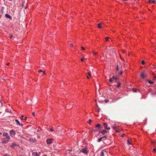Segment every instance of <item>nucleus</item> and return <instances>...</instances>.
<instances>
[{
  "instance_id": "obj_1",
  "label": "nucleus",
  "mask_w": 156,
  "mask_h": 156,
  "mask_svg": "<svg viewBox=\"0 0 156 156\" xmlns=\"http://www.w3.org/2000/svg\"><path fill=\"white\" fill-rule=\"evenodd\" d=\"M140 76L142 78L144 79L147 76V73L144 72H142L140 75Z\"/></svg>"
},
{
  "instance_id": "obj_2",
  "label": "nucleus",
  "mask_w": 156,
  "mask_h": 156,
  "mask_svg": "<svg viewBox=\"0 0 156 156\" xmlns=\"http://www.w3.org/2000/svg\"><path fill=\"white\" fill-rule=\"evenodd\" d=\"M82 152L85 154H87L88 153V151L85 148H82L80 151V153Z\"/></svg>"
},
{
  "instance_id": "obj_3",
  "label": "nucleus",
  "mask_w": 156,
  "mask_h": 156,
  "mask_svg": "<svg viewBox=\"0 0 156 156\" xmlns=\"http://www.w3.org/2000/svg\"><path fill=\"white\" fill-rule=\"evenodd\" d=\"M3 136L6 137L7 139L10 140V138L8 134L7 133H4L3 134Z\"/></svg>"
},
{
  "instance_id": "obj_4",
  "label": "nucleus",
  "mask_w": 156,
  "mask_h": 156,
  "mask_svg": "<svg viewBox=\"0 0 156 156\" xmlns=\"http://www.w3.org/2000/svg\"><path fill=\"white\" fill-rule=\"evenodd\" d=\"M9 133L11 136H14L16 135L15 132L13 130H11L9 131Z\"/></svg>"
},
{
  "instance_id": "obj_5",
  "label": "nucleus",
  "mask_w": 156,
  "mask_h": 156,
  "mask_svg": "<svg viewBox=\"0 0 156 156\" xmlns=\"http://www.w3.org/2000/svg\"><path fill=\"white\" fill-rule=\"evenodd\" d=\"M53 140V139H52L49 138V139H47L46 140V142H47V144H51Z\"/></svg>"
},
{
  "instance_id": "obj_6",
  "label": "nucleus",
  "mask_w": 156,
  "mask_h": 156,
  "mask_svg": "<svg viewBox=\"0 0 156 156\" xmlns=\"http://www.w3.org/2000/svg\"><path fill=\"white\" fill-rule=\"evenodd\" d=\"M9 140L7 139L6 138H3L2 139V143L3 144H5L7 143L9 141Z\"/></svg>"
},
{
  "instance_id": "obj_7",
  "label": "nucleus",
  "mask_w": 156,
  "mask_h": 156,
  "mask_svg": "<svg viewBox=\"0 0 156 156\" xmlns=\"http://www.w3.org/2000/svg\"><path fill=\"white\" fill-rule=\"evenodd\" d=\"M15 121L16 122V123L17 126H23V124H20V122L17 119H16L15 120Z\"/></svg>"
},
{
  "instance_id": "obj_8",
  "label": "nucleus",
  "mask_w": 156,
  "mask_h": 156,
  "mask_svg": "<svg viewBox=\"0 0 156 156\" xmlns=\"http://www.w3.org/2000/svg\"><path fill=\"white\" fill-rule=\"evenodd\" d=\"M28 140L31 143H34L36 141L35 139L32 138H29Z\"/></svg>"
},
{
  "instance_id": "obj_9",
  "label": "nucleus",
  "mask_w": 156,
  "mask_h": 156,
  "mask_svg": "<svg viewBox=\"0 0 156 156\" xmlns=\"http://www.w3.org/2000/svg\"><path fill=\"white\" fill-rule=\"evenodd\" d=\"M104 126L106 129L110 130V128L109 127H108L106 123H104L103 124Z\"/></svg>"
},
{
  "instance_id": "obj_10",
  "label": "nucleus",
  "mask_w": 156,
  "mask_h": 156,
  "mask_svg": "<svg viewBox=\"0 0 156 156\" xmlns=\"http://www.w3.org/2000/svg\"><path fill=\"white\" fill-rule=\"evenodd\" d=\"M101 133H102L104 135L105 133H107V131L105 130H102L101 131V132L99 131L98 133V134H100Z\"/></svg>"
},
{
  "instance_id": "obj_11",
  "label": "nucleus",
  "mask_w": 156,
  "mask_h": 156,
  "mask_svg": "<svg viewBox=\"0 0 156 156\" xmlns=\"http://www.w3.org/2000/svg\"><path fill=\"white\" fill-rule=\"evenodd\" d=\"M105 153H106L105 151L104 150H103L101 152V156H104Z\"/></svg>"
},
{
  "instance_id": "obj_12",
  "label": "nucleus",
  "mask_w": 156,
  "mask_h": 156,
  "mask_svg": "<svg viewBox=\"0 0 156 156\" xmlns=\"http://www.w3.org/2000/svg\"><path fill=\"white\" fill-rule=\"evenodd\" d=\"M4 12V8L3 7H0V13L3 14Z\"/></svg>"
},
{
  "instance_id": "obj_13",
  "label": "nucleus",
  "mask_w": 156,
  "mask_h": 156,
  "mask_svg": "<svg viewBox=\"0 0 156 156\" xmlns=\"http://www.w3.org/2000/svg\"><path fill=\"white\" fill-rule=\"evenodd\" d=\"M5 16L6 18H8L11 20L12 19V17L10 15H9L8 14H5Z\"/></svg>"
},
{
  "instance_id": "obj_14",
  "label": "nucleus",
  "mask_w": 156,
  "mask_h": 156,
  "mask_svg": "<svg viewBox=\"0 0 156 156\" xmlns=\"http://www.w3.org/2000/svg\"><path fill=\"white\" fill-rule=\"evenodd\" d=\"M155 2V1L154 0H148V3H154Z\"/></svg>"
},
{
  "instance_id": "obj_15",
  "label": "nucleus",
  "mask_w": 156,
  "mask_h": 156,
  "mask_svg": "<svg viewBox=\"0 0 156 156\" xmlns=\"http://www.w3.org/2000/svg\"><path fill=\"white\" fill-rule=\"evenodd\" d=\"M32 155L34 156H39V154L37 152H34L32 153Z\"/></svg>"
},
{
  "instance_id": "obj_16",
  "label": "nucleus",
  "mask_w": 156,
  "mask_h": 156,
  "mask_svg": "<svg viewBox=\"0 0 156 156\" xmlns=\"http://www.w3.org/2000/svg\"><path fill=\"white\" fill-rule=\"evenodd\" d=\"M132 91H133V92H136L137 91H139V90H137V89L136 88H133L132 89Z\"/></svg>"
},
{
  "instance_id": "obj_17",
  "label": "nucleus",
  "mask_w": 156,
  "mask_h": 156,
  "mask_svg": "<svg viewBox=\"0 0 156 156\" xmlns=\"http://www.w3.org/2000/svg\"><path fill=\"white\" fill-rule=\"evenodd\" d=\"M17 145L15 143H13L11 145H10V147L13 148L14 146H17Z\"/></svg>"
},
{
  "instance_id": "obj_18",
  "label": "nucleus",
  "mask_w": 156,
  "mask_h": 156,
  "mask_svg": "<svg viewBox=\"0 0 156 156\" xmlns=\"http://www.w3.org/2000/svg\"><path fill=\"white\" fill-rule=\"evenodd\" d=\"M103 138H104V137H100V138L98 139L97 140L98 142H101L102 140V139Z\"/></svg>"
},
{
  "instance_id": "obj_19",
  "label": "nucleus",
  "mask_w": 156,
  "mask_h": 156,
  "mask_svg": "<svg viewBox=\"0 0 156 156\" xmlns=\"http://www.w3.org/2000/svg\"><path fill=\"white\" fill-rule=\"evenodd\" d=\"M96 127L98 128V129H100L101 128V127L100 124H98L96 125Z\"/></svg>"
},
{
  "instance_id": "obj_20",
  "label": "nucleus",
  "mask_w": 156,
  "mask_h": 156,
  "mask_svg": "<svg viewBox=\"0 0 156 156\" xmlns=\"http://www.w3.org/2000/svg\"><path fill=\"white\" fill-rule=\"evenodd\" d=\"M87 74L88 75V76H87V79H89V76H91V75L90 73V72H88V73H87Z\"/></svg>"
},
{
  "instance_id": "obj_21",
  "label": "nucleus",
  "mask_w": 156,
  "mask_h": 156,
  "mask_svg": "<svg viewBox=\"0 0 156 156\" xmlns=\"http://www.w3.org/2000/svg\"><path fill=\"white\" fill-rule=\"evenodd\" d=\"M102 24L101 23H100L99 24H98V27L99 28H101V25Z\"/></svg>"
},
{
  "instance_id": "obj_22",
  "label": "nucleus",
  "mask_w": 156,
  "mask_h": 156,
  "mask_svg": "<svg viewBox=\"0 0 156 156\" xmlns=\"http://www.w3.org/2000/svg\"><path fill=\"white\" fill-rule=\"evenodd\" d=\"M115 82L116 81V80H117V78L115 77L114 76H113L112 78Z\"/></svg>"
},
{
  "instance_id": "obj_23",
  "label": "nucleus",
  "mask_w": 156,
  "mask_h": 156,
  "mask_svg": "<svg viewBox=\"0 0 156 156\" xmlns=\"http://www.w3.org/2000/svg\"><path fill=\"white\" fill-rule=\"evenodd\" d=\"M114 81L112 78H110L109 79V81L110 82H112Z\"/></svg>"
},
{
  "instance_id": "obj_24",
  "label": "nucleus",
  "mask_w": 156,
  "mask_h": 156,
  "mask_svg": "<svg viewBox=\"0 0 156 156\" xmlns=\"http://www.w3.org/2000/svg\"><path fill=\"white\" fill-rule=\"evenodd\" d=\"M127 144L129 145L131 144V143L130 142L129 140H128L127 141Z\"/></svg>"
},
{
  "instance_id": "obj_25",
  "label": "nucleus",
  "mask_w": 156,
  "mask_h": 156,
  "mask_svg": "<svg viewBox=\"0 0 156 156\" xmlns=\"http://www.w3.org/2000/svg\"><path fill=\"white\" fill-rule=\"evenodd\" d=\"M105 41H108V40L109 39V37H106L105 38Z\"/></svg>"
},
{
  "instance_id": "obj_26",
  "label": "nucleus",
  "mask_w": 156,
  "mask_h": 156,
  "mask_svg": "<svg viewBox=\"0 0 156 156\" xmlns=\"http://www.w3.org/2000/svg\"><path fill=\"white\" fill-rule=\"evenodd\" d=\"M93 54L94 55H97L98 54V52L94 51L93 52Z\"/></svg>"
},
{
  "instance_id": "obj_27",
  "label": "nucleus",
  "mask_w": 156,
  "mask_h": 156,
  "mask_svg": "<svg viewBox=\"0 0 156 156\" xmlns=\"http://www.w3.org/2000/svg\"><path fill=\"white\" fill-rule=\"evenodd\" d=\"M120 85H121V84L119 83H118V85L117 86V87H118V88L120 86Z\"/></svg>"
},
{
  "instance_id": "obj_28",
  "label": "nucleus",
  "mask_w": 156,
  "mask_h": 156,
  "mask_svg": "<svg viewBox=\"0 0 156 156\" xmlns=\"http://www.w3.org/2000/svg\"><path fill=\"white\" fill-rule=\"evenodd\" d=\"M147 82L149 83H150V84H153L154 83V82H151L150 81H149L148 80H147Z\"/></svg>"
},
{
  "instance_id": "obj_29",
  "label": "nucleus",
  "mask_w": 156,
  "mask_h": 156,
  "mask_svg": "<svg viewBox=\"0 0 156 156\" xmlns=\"http://www.w3.org/2000/svg\"><path fill=\"white\" fill-rule=\"evenodd\" d=\"M49 131H51V132H53V131H54V130H53V129L52 128H51L49 130Z\"/></svg>"
},
{
  "instance_id": "obj_30",
  "label": "nucleus",
  "mask_w": 156,
  "mask_h": 156,
  "mask_svg": "<svg viewBox=\"0 0 156 156\" xmlns=\"http://www.w3.org/2000/svg\"><path fill=\"white\" fill-rule=\"evenodd\" d=\"M22 6L23 7H24V9H25V7H24V2H23L22 3Z\"/></svg>"
},
{
  "instance_id": "obj_31",
  "label": "nucleus",
  "mask_w": 156,
  "mask_h": 156,
  "mask_svg": "<svg viewBox=\"0 0 156 156\" xmlns=\"http://www.w3.org/2000/svg\"><path fill=\"white\" fill-rule=\"evenodd\" d=\"M141 63L142 64L144 65L145 63V62L144 60H142L141 62Z\"/></svg>"
},
{
  "instance_id": "obj_32",
  "label": "nucleus",
  "mask_w": 156,
  "mask_h": 156,
  "mask_svg": "<svg viewBox=\"0 0 156 156\" xmlns=\"http://www.w3.org/2000/svg\"><path fill=\"white\" fill-rule=\"evenodd\" d=\"M23 115H22L21 117H20V119L21 120H23Z\"/></svg>"
},
{
  "instance_id": "obj_33",
  "label": "nucleus",
  "mask_w": 156,
  "mask_h": 156,
  "mask_svg": "<svg viewBox=\"0 0 156 156\" xmlns=\"http://www.w3.org/2000/svg\"><path fill=\"white\" fill-rule=\"evenodd\" d=\"M4 156H10L8 155L7 154H4Z\"/></svg>"
},
{
  "instance_id": "obj_34",
  "label": "nucleus",
  "mask_w": 156,
  "mask_h": 156,
  "mask_svg": "<svg viewBox=\"0 0 156 156\" xmlns=\"http://www.w3.org/2000/svg\"><path fill=\"white\" fill-rule=\"evenodd\" d=\"M97 112H99V111H100V109H99V108H97Z\"/></svg>"
},
{
  "instance_id": "obj_35",
  "label": "nucleus",
  "mask_w": 156,
  "mask_h": 156,
  "mask_svg": "<svg viewBox=\"0 0 156 156\" xmlns=\"http://www.w3.org/2000/svg\"><path fill=\"white\" fill-rule=\"evenodd\" d=\"M42 72V75H44L46 74L45 73L44 71H43Z\"/></svg>"
},
{
  "instance_id": "obj_36",
  "label": "nucleus",
  "mask_w": 156,
  "mask_h": 156,
  "mask_svg": "<svg viewBox=\"0 0 156 156\" xmlns=\"http://www.w3.org/2000/svg\"><path fill=\"white\" fill-rule=\"evenodd\" d=\"M105 103H107L108 101V99H106L105 100Z\"/></svg>"
},
{
  "instance_id": "obj_37",
  "label": "nucleus",
  "mask_w": 156,
  "mask_h": 156,
  "mask_svg": "<svg viewBox=\"0 0 156 156\" xmlns=\"http://www.w3.org/2000/svg\"><path fill=\"white\" fill-rule=\"evenodd\" d=\"M91 120L90 119H89L88 121V122L89 123H90L91 122Z\"/></svg>"
},
{
  "instance_id": "obj_38",
  "label": "nucleus",
  "mask_w": 156,
  "mask_h": 156,
  "mask_svg": "<svg viewBox=\"0 0 156 156\" xmlns=\"http://www.w3.org/2000/svg\"><path fill=\"white\" fill-rule=\"evenodd\" d=\"M43 71L42 70H38V72L39 73H40V72H42Z\"/></svg>"
},
{
  "instance_id": "obj_39",
  "label": "nucleus",
  "mask_w": 156,
  "mask_h": 156,
  "mask_svg": "<svg viewBox=\"0 0 156 156\" xmlns=\"http://www.w3.org/2000/svg\"><path fill=\"white\" fill-rule=\"evenodd\" d=\"M13 37V36L12 35H10L9 37L10 38H12Z\"/></svg>"
},
{
  "instance_id": "obj_40",
  "label": "nucleus",
  "mask_w": 156,
  "mask_h": 156,
  "mask_svg": "<svg viewBox=\"0 0 156 156\" xmlns=\"http://www.w3.org/2000/svg\"><path fill=\"white\" fill-rule=\"evenodd\" d=\"M116 69L117 70H118L119 69V68H118V65H117V67H116Z\"/></svg>"
},
{
  "instance_id": "obj_41",
  "label": "nucleus",
  "mask_w": 156,
  "mask_h": 156,
  "mask_svg": "<svg viewBox=\"0 0 156 156\" xmlns=\"http://www.w3.org/2000/svg\"><path fill=\"white\" fill-rule=\"evenodd\" d=\"M32 115L34 116L35 115V113L33 112H32Z\"/></svg>"
},
{
  "instance_id": "obj_42",
  "label": "nucleus",
  "mask_w": 156,
  "mask_h": 156,
  "mask_svg": "<svg viewBox=\"0 0 156 156\" xmlns=\"http://www.w3.org/2000/svg\"><path fill=\"white\" fill-rule=\"evenodd\" d=\"M153 152H155L156 151V150L155 148H154L153 149Z\"/></svg>"
},
{
  "instance_id": "obj_43",
  "label": "nucleus",
  "mask_w": 156,
  "mask_h": 156,
  "mask_svg": "<svg viewBox=\"0 0 156 156\" xmlns=\"http://www.w3.org/2000/svg\"><path fill=\"white\" fill-rule=\"evenodd\" d=\"M24 120L25 121H26L27 120V117H26L24 119Z\"/></svg>"
},
{
  "instance_id": "obj_44",
  "label": "nucleus",
  "mask_w": 156,
  "mask_h": 156,
  "mask_svg": "<svg viewBox=\"0 0 156 156\" xmlns=\"http://www.w3.org/2000/svg\"><path fill=\"white\" fill-rule=\"evenodd\" d=\"M70 45L71 46V47H73V44H70Z\"/></svg>"
},
{
  "instance_id": "obj_45",
  "label": "nucleus",
  "mask_w": 156,
  "mask_h": 156,
  "mask_svg": "<svg viewBox=\"0 0 156 156\" xmlns=\"http://www.w3.org/2000/svg\"><path fill=\"white\" fill-rule=\"evenodd\" d=\"M81 48L83 50H85V48H84L83 47H81Z\"/></svg>"
},
{
  "instance_id": "obj_46",
  "label": "nucleus",
  "mask_w": 156,
  "mask_h": 156,
  "mask_svg": "<svg viewBox=\"0 0 156 156\" xmlns=\"http://www.w3.org/2000/svg\"><path fill=\"white\" fill-rule=\"evenodd\" d=\"M119 75H122V72L121 71L120 73H119Z\"/></svg>"
},
{
  "instance_id": "obj_47",
  "label": "nucleus",
  "mask_w": 156,
  "mask_h": 156,
  "mask_svg": "<svg viewBox=\"0 0 156 156\" xmlns=\"http://www.w3.org/2000/svg\"><path fill=\"white\" fill-rule=\"evenodd\" d=\"M83 60H84V59L83 58H82V59H81V61H83Z\"/></svg>"
},
{
  "instance_id": "obj_48",
  "label": "nucleus",
  "mask_w": 156,
  "mask_h": 156,
  "mask_svg": "<svg viewBox=\"0 0 156 156\" xmlns=\"http://www.w3.org/2000/svg\"><path fill=\"white\" fill-rule=\"evenodd\" d=\"M9 63H7L6 64V65H7V66H9Z\"/></svg>"
},
{
  "instance_id": "obj_49",
  "label": "nucleus",
  "mask_w": 156,
  "mask_h": 156,
  "mask_svg": "<svg viewBox=\"0 0 156 156\" xmlns=\"http://www.w3.org/2000/svg\"><path fill=\"white\" fill-rule=\"evenodd\" d=\"M106 137V136H103L102 137H104V138Z\"/></svg>"
},
{
  "instance_id": "obj_50",
  "label": "nucleus",
  "mask_w": 156,
  "mask_h": 156,
  "mask_svg": "<svg viewBox=\"0 0 156 156\" xmlns=\"http://www.w3.org/2000/svg\"><path fill=\"white\" fill-rule=\"evenodd\" d=\"M96 130H93V131H94V132H95Z\"/></svg>"
},
{
  "instance_id": "obj_51",
  "label": "nucleus",
  "mask_w": 156,
  "mask_h": 156,
  "mask_svg": "<svg viewBox=\"0 0 156 156\" xmlns=\"http://www.w3.org/2000/svg\"><path fill=\"white\" fill-rule=\"evenodd\" d=\"M127 0H123V1H127Z\"/></svg>"
},
{
  "instance_id": "obj_52",
  "label": "nucleus",
  "mask_w": 156,
  "mask_h": 156,
  "mask_svg": "<svg viewBox=\"0 0 156 156\" xmlns=\"http://www.w3.org/2000/svg\"><path fill=\"white\" fill-rule=\"evenodd\" d=\"M154 78L156 79V76L154 77Z\"/></svg>"
},
{
  "instance_id": "obj_53",
  "label": "nucleus",
  "mask_w": 156,
  "mask_h": 156,
  "mask_svg": "<svg viewBox=\"0 0 156 156\" xmlns=\"http://www.w3.org/2000/svg\"><path fill=\"white\" fill-rule=\"evenodd\" d=\"M9 0L10 1H12V0Z\"/></svg>"
}]
</instances>
